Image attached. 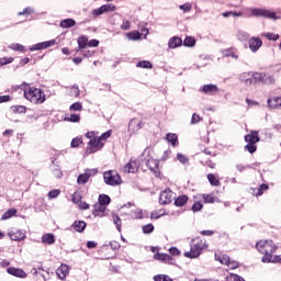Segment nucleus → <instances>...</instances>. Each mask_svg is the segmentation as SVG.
I'll use <instances>...</instances> for the list:
<instances>
[{"label":"nucleus","instance_id":"41","mask_svg":"<svg viewBox=\"0 0 281 281\" xmlns=\"http://www.w3.org/2000/svg\"><path fill=\"white\" fill-rule=\"evenodd\" d=\"M99 203H101L102 205H104L106 207V205H109V203H111V198L106 194H101V195H99Z\"/></svg>","mask_w":281,"mask_h":281},{"label":"nucleus","instance_id":"63","mask_svg":"<svg viewBox=\"0 0 281 281\" xmlns=\"http://www.w3.org/2000/svg\"><path fill=\"white\" fill-rule=\"evenodd\" d=\"M180 10H183L184 12H190V10H192V4L191 3L181 4Z\"/></svg>","mask_w":281,"mask_h":281},{"label":"nucleus","instance_id":"43","mask_svg":"<svg viewBox=\"0 0 281 281\" xmlns=\"http://www.w3.org/2000/svg\"><path fill=\"white\" fill-rule=\"evenodd\" d=\"M196 41L194 40V37H186L183 41V45L184 47H194Z\"/></svg>","mask_w":281,"mask_h":281},{"label":"nucleus","instance_id":"24","mask_svg":"<svg viewBox=\"0 0 281 281\" xmlns=\"http://www.w3.org/2000/svg\"><path fill=\"white\" fill-rule=\"evenodd\" d=\"M74 25H76V20L71 18L61 20L59 23V27H63L64 30H69V27H74Z\"/></svg>","mask_w":281,"mask_h":281},{"label":"nucleus","instance_id":"60","mask_svg":"<svg viewBox=\"0 0 281 281\" xmlns=\"http://www.w3.org/2000/svg\"><path fill=\"white\" fill-rule=\"evenodd\" d=\"M111 133H112L111 130L106 131L101 136H99L97 138L100 139V142H104V139H109V137H111Z\"/></svg>","mask_w":281,"mask_h":281},{"label":"nucleus","instance_id":"42","mask_svg":"<svg viewBox=\"0 0 281 281\" xmlns=\"http://www.w3.org/2000/svg\"><path fill=\"white\" fill-rule=\"evenodd\" d=\"M9 47H10V49H13V52H25V46H23L19 43H13Z\"/></svg>","mask_w":281,"mask_h":281},{"label":"nucleus","instance_id":"3","mask_svg":"<svg viewBox=\"0 0 281 281\" xmlns=\"http://www.w3.org/2000/svg\"><path fill=\"white\" fill-rule=\"evenodd\" d=\"M24 98L32 104H43L46 100L45 92L34 87H29L24 90Z\"/></svg>","mask_w":281,"mask_h":281},{"label":"nucleus","instance_id":"19","mask_svg":"<svg viewBox=\"0 0 281 281\" xmlns=\"http://www.w3.org/2000/svg\"><path fill=\"white\" fill-rule=\"evenodd\" d=\"M183 45V40L179 36H173L168 42L169 49H177V47H181Z\"/></svg>","mask_w":281,"mask_h":281},{"label":"nucleus","instance_id":"2","mask_svg":"<svg viewBox=\"0 0 281 281\" xmlns=\"http://www.w3.org/2000/svg\"><path fill=\"white\" fill-rule=\"evenodd\" d=\"M256 247L259 254L263 255L261 259L262 262H270V258L273 256V254H276V249H278V246L273 244V240H259L256 244Z\"/></svg>","mask_w":281,"mask_h":281},{"label":"nucleus","instance_id":"26","mask_svg":"<svg viewBox=\"0 0 281 281\" xmlns=\"http://www.w3.org/2000/svg\"><path fill=\"white\" fill-rule=\"evenodd\" d=\"M166 139H167V142H169V144H171V146H173V148L176 146H179V136H177V134L168 133L166 135Z\"/></svg>","mask_w":281,"mask_h":281},{"label":"nucleus","instance_id":"9","mask_svg":"<svg viewBox=\"0 0 281 281\" xmlns=\"http://www.w3.org/2000/svg\"><path fill=\"white\" fill-rule=\"evenodd\" d=\"M142 128H144V122L137 117H134L130 121L127 131L130 135H135V133H137V131H142Z\"/></svg>","mask_w":281,"mask_h":281},{"label":"nucleus","instance_id":"51","mask_svg":"<svg viewBox=\"0 0 281 281\" xmlns=\"http://www.w3.org/2000/svg\"><path fill=\"white\" fill-rule=\"evenodd\" d=\"M249 168H251V165H243V164L236 165V170H238V172H245Z\"/></svg>","mask_w":281,"mask_h":281},{"label":"nucleus","instance_id":"46","mask_svg":"<svg viewBox=\"0 0 281 281\" xmlns=\"http://www.w3.org/2000/svg\"><path fill=\"white\" fill-rule=\"evenodd\" d=\"M154 281H172L168 274H157L154 277Z\"/></svg>","mask_w":281,"mask_h":281},{"label":"nucleus","instance_id":"22","mask_svg":"<svg viewBox=\"0 0 281 281\" xmlns=\"http://www.w3.org/2000/svg\"><path fill=\"white\" fill-rule=\"evenodd\" d=\"M201 91L202 93H209L210 95H212L216 93V91H218V87H216V85L209 83V85H204L201 88Z\"/></svg>","mask_w":281,"mask_h":281},{"label":"nucleus","instance_id":"38","mask_svg":"<svg viewBox=\"0 0 281 281\" xmlns=\"http://www.w3.org/2000/svg\"><path fill=\"white\" fill-rule=\"evenodd\" d=\"M177 159L178 161H180V164H182L183 166H188V164H190V158H188V156L178 153L177 154Z\"/></svg>","mask_w":281,"mask_h":281},{"label":"nucleus","instance_id":"52","mask_svg":"<svg viewBox=\"0 0 281 281\" xmlns=\"http://www.w3.org/2000/svg\"><path fill=\"white\" fill-rule=\"evenodd\" d=\"M67 122H80V116L79 114H70L68 117H66Z\"/></svg>","mask_w":281,"mask_h":281},{"label":"nucleus","instance_id":"49","mask_svg":"<svg viewBox=\"0 0 281 281\" xmlns=\"http://www.w3.org/2000/svg\"><path fill=\"white\" fill-rule=\"evenodd\" d=\"M263 36L268 38V41H278V38H280V35L276 33H263Z\"/></svg>","mask_w":281,"mask_h":281},{"label":"nucleus","instance_id":"64","mask_svg":"<svg viewBox=\"0 0 281 281\" xmlns=\"http://www.w3.org/2000/svg\"><path fill=\"white\" fill-rule=\"evenodd\" d=\"M269 262H273V263H276V262H280L281 263V255H278V256H272L271 258H270V261Z\"/></svg>","mask_w":281,"mask_h":281},{"label":"nucleus","instance_id":"16","mask_svg":"<svg viewBox=\"0 0 281 281\" xmlns=\"http://www.w3.org/2000/svg\"><path fill=\"white\" fill-rule=\"evenodd\" d=\"M154 258L155 260H160L161 262H166L167 265H172V262H175L172 256L168 254L157 252L156 255H154Z\"/></svg>","mask_w":281,"mask_h":281},{"label":"nucleus","instance_id":"8","mask_svg":"<svg viewBox=\"0 0 281 281\" xmlns=\"http://www.w3.org/2000/svg\"><path fill=\"white\" fill-rule=\"evenodd\" d=\"M102 148H104V142H100V138H92L88 142L86 155H93L98 150H102Z\"/></svg>","mask_w":281,"mask_h":281},{"label":"nucleus","instance_id":"4","mask_svg":"<svg viewBox=\"0 0 281 281\" xmlns=\"http://www.w3.org/2000/svg\"><path fill=\"white\" fill-rule=\"evenodd\" d=\"M245 142H247V145L244 147L245 150L250 153V155H254L256 150H258V142H260V136H258V131H251L248 135L245 136Z\"/></svg>","mask_w":281,"mask_h":281},{"label":"nucleus","instance_id":"55","mask_svg":"<svg viewBox=\"0 0 281 281\" xmlns=\"http://www.w3.org/2000/svg\"><path fill=\"white\" fill-rule=\"evenodd\" d=\"M13 60H14V57L0 58V66L10 65V63H13Z\"/></svg>","mask_w":281,"mask_h":281},{"label":"nucleus","instance_id":"17","mask_svg":"<svg viewBox=\"0 0 281 281\" xmlns=\"http://www.w3.org/2000/svg\"><path fill=\"white\" fill-rule=\"evenodd\" d=\"M221 53L225 58L231 57L235 58V60H238V50H236L234 47L222 49Z\"/></svg>","mask_w":281,"mask_h":281},{"label":"nucleus","instance_id":"56","mask_svg":"<svg viewBox=\"0 0 281 281\" xmlns=\"http://www.w3.org/2000/svg\"><path fill=\"white\" fill-rule=\"evenodd\" d=\"M170 155H172V150L167 149L164 151L160 161H168V159H170Z\"/></svg>","mask_w":281,"mask_h":281},{"label":"nucleus","instance_id":"18","mask_svg":"<svg viewBox=\"0 0 281 281\" xmlns=\"http://www.w3.org/2000/svg\"><path fill=\"white\" fill-rule=\"evenodd\" d=\"M11 240H23L25 238V232L19 229H12L9 232Z\"/></svg>","mask_w":281,"mask_h":281},{"label":"nucleus","instance_id":"34","mask_svg":"<svg viewBox=\"0 0 281 281\" xmlns=\"http://www.w3.org/2000/svg\"><path fill=\"white\" fill-rule=\"evenodd\" d=\"M16 214V209H9L1 216V221H8V218H12Z\"/></svg>","mask_w":281,"mask_h":281},{"label":"nucleus","instance_id":"12","mask_svg":"<svg viewBox=\"0 0 281 281\" xmlns=\"http://www.w3.org/2000/svg\"><path fill=\"white\" fill-rule=\"evenodd\" d=\"M92 175H98V169H87L85 173L78 176L77 183H79V186H85Z\"/></svg>","mask_w":281,"mask_h":281},{"label":"nucleus","instance_id":"39","mask_svg":"<svg viewBox=\"0 0 281 281\" xmlns=\"http://www.w3.org/2000/svg\"><path fill=\"white\" fill-rule=\"evenodd\" d=\"M136 67L142 69H153V64L149 60H142L136 64Z\"/></svg>","mask_w":281,"mask_h":281},{"label":"nucleus","instance_id":"45","mask_svg":"<svg viewBox=\"0 0 281 281\" xmlns=\"http://www.w3.org/2000/svg\"><path fill=\"white\" fill-rule=\"evenodd\" d=\"M12 111L13 113H27V108L25 105H15Z\"/></svg>","mask_w":281,"mask_h":281},{"label":"nucleus","instance_id":"28","mask_svg":"<svg viewBox=\"0 0 281 281\" xmlns=\"http://www.w3.org/2000/svg\"><path fill=\"white\" fill-rule=\"evenodd\" d=\"M147 166L154 175H159V162H157V160H148Z\"/></svg>","mask_w":281,"mask_h":281},{"label":"nucleus","instance_id":"57","mask_svg":"<svg viewBox=\"0 0 281 281\" xmlns=\"http://www.w3.org/2000/svg\"><path fill=\"white\" fill-rule=\"evenodd\" d=\"M70 111H82V103L75 102L70 105Z\"/></svg>","mask_w":281,"mask_h":281},{"label":"nucleus","instance_id":"58","mask_svg":"<svg viewBox=\"0 0 281 281\" xmlns=\"http://www.w3.org/2000/svg\"><path fill=\"white\" fill-rule=\"evenodd\" d=\"M72 203H80L82 201V195L80 193L75 192L71 196Z\"/></svg>","mask_w":281,"mask_h":281},{"label":"nucleus","instance_id":"47","mask_svg":"<svg viewBox=\"0 0 281 281\" xmlns=\"http://www.w3.org/2000/svg\"><path fill=\"white\" fill-rule=\"evenodd\" d=\"M143 234H153L155 232V226L153 224H147L142 227Z\"/></svg>","mask_w":281,"mask_h":281},{"label":"nucleus","instance_id":"13","mask_svg":"<svg viewBox=\"0 0 281 281\" xmlns=\"http://www.w3.org/2000/svg\"><path fill=\"white\" fill-rule=\"evenodd\" d=\"M56 45V40H50L46 42H41L37 44H34L30 47V52H38L41 49H47L48 47H52Z\"/></svg>","mask_w":281,"mask_h":281},{"label":"nucleus","instance_id":"6","mask_svg":"<svg viewBox=\"0 0 281 281\" xmlns=\"http://www.w3.org/2000/svg\"><path fill=\"white\" fill-rule=\"evenodd\" d=\"M103 179H104V183L106 186L115 187V186H121L122 184V177L115 170L104 171L103 172Z\"/></svg>","mask_w":281,"mask_h":281},{"label":"nucleus","instance_id":"54","mask_svg":"<svg viewBox=\"0 0 281 281\" xmlns=\"http://www.w3.org/2000/svg\"><path fill=\"white\" fill-rule=\"evenodd\" d=\"M82 144V138L76 137L71 140L70 146L71 148H78Z\"/></svg>","mask_w":281,"mask_h":281},{"label":"nucleus","instance_id":"48","mask_svg":"<svg viewBox=\"0 0 281 281\" xmlns=\"http://www.w3.org/2000/svg\"><path fill=\"white\" fill-rule=\"evenodd\" d=\"M34 11L32 10V8L26 7L23 11H20L18 13V16H30V14H32Z\"/></svg>","mask_w":281,"mask_h":281},{"label":"nucleus","instance_id":"5","mask_svg":"<svg viewBox=\"0 0 281 281\" xmlns=\"http://www.w3.org/2000/svg\"><path fill=\"white\" fill-rule=\"evenodd\" d=\"M251 78L254 79V85H276V77L269 75L268 72H251Z\"/></svg>","mask_w":281,"mask_h":281},{"label":"nucleus","instance_id":"27","mask_svg":"<svg viewBox=\"0 0 281 281\" xmlns=\"http://www.w3.org/2000/svg\"><path fill=\"white\" fill-rule=\"evenodd\" d=\"M72 227L75 232H85V229L87 228V223L85 221H75Z\"/></svg>","mask_w":281,"mask_h":281},{"label":"nucleus","instance_id":"32","mask_svg":"<svg viewBox=\"0 0 281 281\" xmlns=\"http://www.w3.org/2000/svg\"><path fill=\"white\" fill-rule=\"evenodd\" d=\"M77 43H78L79 49H85V47H87V45L89 44V37H87L86 35H82L78 38Z\"/></svg>","mask_w":281,"mask_h":281},{"label":"nucleus","instance_id":"1","mask_svg":"<svg viewBox=\"0 0 281 281\" xmlns=\"http://www.w3.org/2000/svg\"><path fill=\"white\" fill-rule=\"evenodd\" d=\"M232 16H246L247 19H251V16H261L262 19H270L271 21L278 20L276 12L260 8L245 9L244 12L232 11Z\"/></svg>","mask_w":281,"mask_h":281},{"label":"nucleus","instance_id":"11","mask_svg":"<svg viewBox=\"0 0 281 281\" xmlns=\"http://www.w3.org/2000/svg\"><path fill=\"white\" fill-rule=\"evenodd\" d=\"M172 199H175V193L170 189H166L159 195L160 205H168V203H172Z\"/></svg>","mask_w":281,"mask_h":281},{"label":"nucleus","instance_id":"36","mask_svg":"<svg viewBox=\"0 0 281 281\" xmlns=\"http://www.w3.org/2000/svg\"><path fill=\"white\" fill-rule=\"evenodd\" d=\"M112 220L116 226L117 232H122V218H120L117 214H112Z\"/></svg>","mask_w":281,"mask_h":281},{"label":"nucleus","instance_id":"33","mask_svg":"<svg viewBox=\"0 0 281 281\" xmlns=\"http://www.w3.org/2000/svg\"><path fill=\"white\" fill-rule=\"evenodd\" d=\"M223 260H221L222 265H227V267H231V269H238V262H232L229 257H222Z\"/></svg>","mask_w":281,"mask_h":281},{"label":"nucleus","instance_id":"37","mask_svg":"<svg viewBox=\"0 0 281 281\" xmlns=\"http://www.w3.org/2000/svg\"><path fill=\"white\" fill-rule=\"evenodd\" d=\"M78 95H80V88L78 87V85L71 86L69 97L70 98H78Z\"/></svg>","mask_w":281,"mask_h":281},{"label":"nucleus","instance_id":"29","mask_svg":"<svg viewBox=\"0 0 281 281\" xmlns=\"http://www.w3.org/2000/svg\"><path fill=\"white\" fill-rule=\"evenodd\" d=\"M187 203H188V195H179V196L175 200V205H176L177 207H183Z\"/></svg>","mask_w":281,"mask_h":281},{"label":"nucleus","instance_id":"44","mask_svg":"<svg viewBox=\"0 0 281 281\" xmlns=\"http://www.w3.org/2000/svg\"><path fill=\"white\" fill-rule=\"evenodd\" d=\"M237 38H238V41H249V33H247L245 31H238Z\"/></svg>","mask_w":281,"mask_h":281},{"label":"nucleus","instance_id":"59","mask_svg":"<svg viewBox=\"0 0 281 281\" xmlns=\"http://www.w3.org/2000/svg\"><path fill=\"white\" fill-rule=\"evenodd\" d=\"M191 210L192 212H201V210H203V204L201 202H194Z\"/></svg>","mask_w":281,"mask_h":281},{"label":"nucleus","instance_id":"53","mask_svg":"<svg viewBox=\"0 0 281 281\" xmlns=\"http://www.w3.org/2000/svg\"><path fill=\"white\" fill-rule=\"evenodd\" d=\"M60 195V190L54 189L48 192V199H56Z\"/></svg>","mask_w":281,"mask_h":281},{"label":"nucleus","instance_id":"50","mask_svg":"<svg viewBox=\"0 0 281 281\" xmlns=\"http://www.w3.org/2000/svg\"><path fill=\"white\" fill-rule=\"evenodd\" d=\"M203 199H204V203H214V201H216V198L214 194H204Z\"/></svg>","mask_w":281,"mask_h":281},{"label":"nucleus","instance_id":"61","mask_svg":"<svg viewBox=\"0 0 281 281\" xmlns=\"http://www.w3.org/2000/svg\"><path fill=\"white\" fill-rule=\"evenodd\" d=\"M200 122H201V116L196 113H193L191 117V124H199Z\"/></svg>","mask_w":281,"mask_h":281},{"label":"nucleus","instance_id":"23","mask_svg":"<svg viewBox=\"0 0 281 281\" xmlns=\"http://www.w3.org/2000/svg\"><path fill=\"white\" fill-rule=\"evenodd\" d=\"M268 106L270 109H281V97L268 99Z\"/></svg>","mask_w":281,"mask_h":281},{"label":"nucleus","instance_id":"31","mask_svg":"<svg viewBox=\"0 0 281 281\" xmlns=\"http://www.w3.org/2000/svg\"><path fill=\"white\" fill-rule=\"evenodd\" d=\"M206 178L211 186H214L215 188H218V186H221V181L218 180V178H216V176H214V173H209Z\"/></svg>","mask_w":281,"mask_h":281},{"label":"nucleus","instance_id":"10","mask_svg":"<svg viewBox=\"0 0 281 281\" xmlns=\"http://www.w3.org/2000/svg\"><path fill=\"white\" fill-rule=\"evenodd\" d=\"M115 5L113 4H103L98 9L92 10V16L98 19V16H102V14H106V12H114Z\"/></svg>","mask_w":281,"mask_h":281},{"label":"nucleus","instance_id":"15","mask_svg":"<svg viewBox=\"0 0 281 281\" xmlns=\"http://www.w3.org/2000/svg\"><path fill=\"white\" fill-rule=\"evenodd\" d=\"M248 45H249L250 52H254V54H256V52H258V49L262 47V40H260L259 37H251L248 41Z\"/></svg>","mask_w":281,"mask_h":281},{"label":"nucleus","instance_id":"40","mask_svg":"<svg viewBox=\"0 0 281 281\" xmlns=\"http://www.w3.org/2000/svg\"><path fill=\"white\" fill-rule=\"evenodd\" d=\"M53 175L56 177V179H63V170L60 169V166L54 165Z\"/></svg>","mask_w":281,"mask_h":281},{"label":"nucleus","instance_id":"14","mask_svg":"<svg viewBox=\"0 0 281 281\" xmlns=\"http://www.w3.org/2000/svg\"><path fill=\"white\" fill-rule=\"evenodd\" d=\"M7 273H9V276H14V278H27V273L24 272L21 268L9 267L7 269Z\"/></svg>","mask_w":281,"mask_h":281},{"label":"nucleus","instance_id":"25","mask_svg":"<svg viewBox=\"0 0 281 281\" xmlns=\"http://www.w3.org/2000/svg\"><path fill=\"white\" fill-rule=\"evenodd\" d=\"M251 74L254 72H243L239 76V80L245 82V85H254V77H251Z\"/></svg>","mask_w":281,"mask_h":281},{"label":"nucleus","instance_id":"20","mask_svg":"<svg viewBox=\"0 0 281 281\" xmlns=\"http://www.w3.org/2000/svg\"><path fill=\"white\" fill-rule=\"evenodd\" d=\"M56 274L58 276L59 280H65L67 276L69 274V266L67 265H61L57 270Z\"/></svg>","mask_w":281,"mask_h":281},{"label":"nucleus","instance_id":"35","mask_svg":"<svg viewBox=\"0 0 281 281\" xmlns=\"http://www.w3.org/2000/svg\"><path fill=\"white\" fill-rule=\"evenodd\" d=\"M128 41H139L142 38V34L138 31H133L126 34Z\"/></svg>","mask_w":281,"mask_h":281},{"label":"nucleus","instance_id":"7","mask_svg":"<svg viewBox=\"0 0 281 281\" xmlns=\"http://www.w3.org/2000/svg\"><path fill=\"white\" fill-rule=\"evenodd\" d=\"M203 249H205V244L203 240L200 239V240L191 244L190 251L184 252V257L186 258H199L201 256Z\"/></svg>","mask_w":281,"mask_h":281},{"label":"nucleus","instance_id":"62","mask_svg":"<svg viewBox=\"0 0 281 281\" xmlns=\"http://www.w3.org/2000/svg\"><path fill=\"white\" fill-rule=\"evenodd\" d=\"M125 172H135V166H133V162H128L124 167Z\"/></svg>","mask_w":281,"mask_h":281},{"label":"nucleus","instance_id":"30","mask_svg":"<svg viewBox=\"0 0 281 281\" xmlns=\"http://www.w3.org/2000/svg\"><path fill=\"white\" fill-rule=\"evenodd\" d=\"M42 243H44L45 245H54V243H56V238L53 234H45L42 237Z\"/></svg>","mask_w":281,"mask_h":281},{"label":"nucleus","instance_id":"21","mask_svg":"<svg viewBox=\"0 0 281 281\" xmlns=\"http://www.w3.org/2000/svg\"><path fill=\"white\" fill-rule=\"evenodd\" d=\"M93 209V216H104V212L106 211V206L104 204H101L100 202L95 203Z\"/></svg>","mask_w":281,"mask_h":281}]
</instances>
